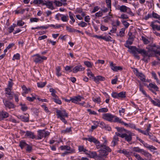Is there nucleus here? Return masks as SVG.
Wrapping results in <instances>:
<instances>
[{
  "mask_svg": "<svg viewBox=\"0 0 160 160\" xmlns=\"http://www.w3.org/2000/svg\"><path fill=\"white\" fill-rule=\"evenodd\" d=\"M118 132L119 133L116 132L115 134L122 138L128 142H130L132 140V136L133 133L127 130L124 128H120L118 127L116 128Z\"/></svg>",
  "mask_w": 160,
  "mask_h": 160,
  "instance_id": "f257e3e1",
  "label": "nucleus"
},
{
  "mask_svg": "<svg viewBox=\"0 0 160 160\" xmlns=\"http://www.w3.org/2000/svg\"><path fill=\"white\" fill-rule=\"evenodd\" d=\"M156 49L153 47V46H150L148 49L147 51H146L144 49H140V54H141L144 58L148 57V58L153 57L154 55L153 53L154 54L157 51Z\"/></svg>",
  "mask_w": 160,
  "mask_h": 160,
  "instance_id": "f03ea898",
  "label": "nucleus"
},
{
  "mask_svg": "<svg viewBox=\"0 0 160 160\" xmlns=\"http://www.w3.org/2000/svg\"><path fill=\"white\" fill-rule=\"evenodd\" d=\"M129 45L126 44L125 46L130 50L129 52L130 53L132 54L135 58L139 59L140 57L138 55L137 52L140 54V49L138 48L135 46H129Z\"/></svg>",
  "mask_w": 160,
  "mask_h": 160,
  "instance_id": "7ed1b4c3",
  "label": "nucleus"
},
{
  "mask_svg": "<svg viewBox=\"0 0 160 160\" xmlns=\"http://www.w3.org/2000/svg\"><path fill=\"white\" fill-rule=\"evenodd\" d=\"M57 115L58 118H59L64 123L66 124L67 122V120L65 119V117L68 118V114L64 110H57L56 111Z\"/></svg>",
  "mask_w": 160,
  "mask_h": 160,
  "instance_id": "20e7f679",
  "label": "nucleus"
},
{
  "mask_svg": "<svg viewBox=\"0 0 160 160\" xmlns=\"http://www.w3.org/2000/svg\"><path fill=\"white\" fill-rule=\"evenodd\" d=\"M33 56L34 57L33 61L36 63H41L44 60H46L47 59V57L41 56L39 54H35Z\"/></svg>",
  "mask_w": 160,
  "mask_h": 160,
  "instance_id": "39448f33",
  "label": "nucleus"
},
{
  "mask_svg": "<svg viewBox=\"0 0 160 160\" xmlns=\"http://www.w3.org/2000/svg\"><path fill=\"white\" fill-rule=\"evenodd\" d=\"M98 152L99 153V154L97 156L98 160H106L103 158L102 157L106 158L108 155V152L104 149H99L98 150Z\"/></svg>",
  "mask_w": 160,
  "mask_h": 160,
  "instance_id": "423d86ee",
  "label": "nucleus"
},
{
  "mask_svg": "<svg viewBox=\"0 0 160 160\" xmlns=\"http://www.w3.org/2000/svg\"><path fill=\"white\" fill-rule=\"evenodd\" d=\"M134 72L136 75L143 82H146V80L145 79V76L141 72H139L137 68H134Z\"/></svg>",
  "mask_w": 160,
  "mask_h": 160,
  "instance_id": "0eeeda50",
  "label": "nucleus"
},
{
  "mask_svg": "<svg viewBox=\"0 0 160 160\" xmlns=\"http://www.w3.org/2000/svg\"><path fill=\"white\" fill-rule=\"evenodd\" d=\"M3 102L6 109L8 108L9 109H13L15 107L14 103L9 100H3Z\"/></svg>",
  "mask_w": 160,
  "mask_h": 160,
  "instance_id": "6e6552de",
  "label": "nucleus"
},
{
  "mask_svg": "<svg viewBox=\"0 0 160 160\" xmlns=\"http://www.w3.org/2000/svg\"><path fill=\"white\" fill-rule=\"evenodd\" d=\"M147 87L149 88V89L153 93H154L156 95L157 94L155 92L152 90V89H154L155 91H159L158 88L155 84H153L152 83H150L149 84V85Z\"/></svg>",
  "mask_w": 160,
  "mask_h": 160,
  "instance_id": "1a4fd4ad",
  "label": "nucleus"
},
{
  "mask_svg": "<svg viewBox=\"0 0 160 160\" xmlns=\"http://www.w3.org/2000/svg\"><path fill=\"white\" fill-rule=\"evenodd\" d=\"M11 89L9 88H6L5 89V95L10 99H12L13 97V92H11Z\"/></svg>",
  "mask_w": 160,
  "mask_h": 160,
  "instance_id": "9d476101",
  "label": "nucleus"
},
{
  "mask_svg": "<svg viewBox=\"0 0 160 160\" xmlns=\"http://www.w3.org/2000/svg\"><path fill=\"white\" fill-rule=\"evenodd\" d=\"M119 10L121 12H127L130 15H132V14L130 9L124 5L121 6L119 8Z\"/></svg>",
  "mask_w": 160,
  "mask_h": 160,
  "instance_id": "9b49d317",
  "label": "nucleus"
},
{
  "mask_svg": "<svg viewBox=\"0 0 160 160\" xmlns=\"http://www.w3.org/2000/svg\"><path fill=\"white\" fill-rule=\"evenodd\" d=\"M114 117V116L108 113H104L103 115V118L104 119L112 122L113 121Z\"/></svg>",
  "mask_w": 160,
  "mask_h": 160,
  "instance_id": "f8f14e48",
  "label": "nucleus"
},
{
  "mask_svg": "<svg viewBox=\"0 0 160 160\" xmlns=\"http://www.w3.org/2000/svg\"><path fill=\"white\" fill-rule=\"evenodd\" d=\"M84 98L82 97H81L80 96H78L77 97H75L74 98H71V100L72 102L78 104L79 102V101H81L82 99H83Z\"/></svg>",
  "mask_w": 160,
  "mask_h": 160,
  "instance_id": "ddd939ff",
  "label": "nucleus"
},
{
  "mask_svg": "<svg viewBox=\"0 0 160 160\" xmlns=\"http://www.w3.org/2000/svg\"><path fill=\"white\" fill-rule=\"evenodd\" d=\"M110 66L111 69L114 71H117L118 70H121L122 69V68L120 66H114V65L112 62H110Z\"/></svg>",
  "mask_w": 160,
  "mask_h": 160,
  "instance_id": "4468645a",
  "label": "nucleus"
},
{
  "mask_svg": "<svg viewBox=\"0 0 160 160\" xmlns=\"http://www.w3.org/2000/svg\"><path fill=\"white\" fill-rule=\"evenodd\" d=\"M110 66L111 69L114 71H117L118 70H121L122 69V68L120 66H114V65L112 62H110Z\"/></svg>",
  "mask_w": 160,
  "mask_h": 160,
  "instance_id": "2eb2a0df",
  "label": "nucleus"
},
{
  "mask_svg": "<svg viewBox=\"0 0 160 160\" xmlns=\"http://www.w3.org/2000/svg\"><path fill=\"white\" fill-rule=\"evenodd\" d=\"M25 133V136L28 138L33 139L35 138V136L34 135V133L31 131H28L26 132H24Z\"/></svg>",
  "mask_w": 160,
  "mask_h": 160,
  "instance_id": "dca6fc26",
  "label": "nucleus"
},
{
  "mask_svg": "<svg viewBox=\"0 0 160 160\" xmlns=\"http://www.w3.org/2000/svg\"><path fill=\"white\" fill-rule=\"evenodd\" d=\"M92 142L95 144L96 146V148L98 149L103 148L104 147V145L100 144V142L94 137Z\"/></svg>",
  "mask_w": 160,
  "mask_h": 160,
  "instance_id": "f3484780",
  "label": "nucleus"
},
{
  "mask_svg": "<svg viewBox=\"0 0 160 160\" xmlns=\"http://www.w3.org/2000/svg\"><path fill=\"white\" fill-rule=\"evenodd\" d=\"M93 79L98 84L99 81H104L105 80V78L101 76H98L96 77H94L93 78Z\"/></svg>",
  "mask_w": 160,
  "mask_h": 160,
  "instance_id": "a211bd4d",
  "label": "nucleus"
},
{
  "mask_svg": "<svg viewBox=\"0 0 160 160\" xmlns=\"http://www.w3.org/2000/svg\"><path fill=\"white\" fill-rule=\"evenodd\" d=\"M85 68H83L82 66L80 65L75 67L72 70V71L74 73H76L79 71H82L84 70Z\"/></svg>",
  "mask_w": 160,
  "mask_h": 160,
  "instance_id": "6ab92c4d",
  "label": "nucleus"
},
{
  "mask_svg": "<svg viewBox=\"0 0 160 160\" xmlns=\"http://www.w3.org/2000/svg\"><path fill=\"white\" fill-rule=\"evenodd\" d=\"M9 116V114L5 111H2L0 112V121Z\"/></svg>",
  "mask_w": 160,
  "mask_h": 160,
  "instance_id": "aec40b11",
  "label": "nucleus"
},
{
  "mask_svg": "<svg viewBox=\"0 0 160 160\" xmlns=\"http://www.w3.org/2000/svg\"><path fill=\"white\" fill-rule=\"evenodd\" d=\"M113 118L114 119V120L113 119V122H118L119 123H121L122 124L124 125H127V123H126L123 121H122L121 119H120L118 117L114 116Z\"/></svg>",
  "mask_w": 160,
  "mask_h": 160,
  "instance_id": "412c9836",
  "label": "nucleus"
},
{
  "mask_svg": "<svg viewBox=\"0 0 160 160\" xmlns=\"http://www.w3.org/2000/svg\"><path fill=\"white\" fill-rule=\"evenodd\" d=\"M155 101L152 100L151 98L150 100L151 102L154 105L160 107V100L158 99H156Z\"/></svg>",
  "mask_w": 160,
  "mask_h": 160,
  "instance_id": "4be33fe9",
  "label": "nucleus"
},
{
  "mask_svg": "<svg viewBox=\"0 0 160 160\" xmlns=\"http://www.w3.org/2000/svg\"><path fill=\"white\" fill-rule=\"evenodd\" d=\"M19 118L24 122H28L29 121L28 115H21L19 116Z\"/></svg>",
  "mask_w": 160,
  "mask_h": 160,
  "instance_id": "5701e85b",
  "label": "nucleus"
},
{
  "mask_svg": "<svg viewBox=\"0 0 160 160\" xmlns=\"http://www.w3.org/2000/svg\"><path fill=\"white\" fill-rule=\"evenodd\" d=\"M44 5H46L47 8L51 10L54 9L52 2L51 1H46Z\"/></svg>",
  "mask_w": 160,
  "mask_h": 160,
  "instance_id": "b1692460",
  "label": "nucleus"
},
{
  "mask_svg": "<svg viewBox=\"0 0 160 160\" xmlns=\"http://www.w3.org/2000/svg\"><path fill=\"white\" fill-rule=\"evenodd\" d=\"M44 130L38 131V135L37 139H41L44 137Z\"/></svg>",
  "mask_w": 160,
  "mask_h": 160,
  "instance_id": "393cba45",
  "label": "nucleus"
},
{
  "mask_svg": "<svg viewBox=\"0 0 160 160\" xmlns=\"http://www.w3.org/2000/svg\"><path fill=\"white\" fill-rule=\"evenodd\" d=\"M78 150L79 152H83L86 154H88V151L83 146H78Z\"/></svg>",
  "mask_w": 160,
  "mask_h": 160,
  "instance_id": "a878e982",
  "label": "nucleus"
},
{
  "mask_svg": "<svg viewBox=\"0 0 160 160\" xmlns=\"http://www.w3.org/2000/svg\"><path fill=\"white\" fill-rule=\"evenodd\" d=\"M116 134L113 137V140L112 142L113 147H114L117 144V142L118 141V138Z\"/></svg>",
  "mask_w": 160,
  "mask_h": 160,
  "instance_id": "bb28decb",
  "label": "nucleus"
},
{
  "mask_svg": "<svg viewBox=\"0 0 160 160\" xmlns=\"http://www.w3.org/2000/svg\"><path fill=\"white\" fill-rule=\"evenodd\" d=\"M22 88L24 92L22 93V95H24V94H26L29 91H30L31 89L30 88H27L24 85H23L22 86Z\"/></svg>",
  "mask_w": 160,
  "mask_h": 160,
  "instance_id": "cd10ccee",
  "label": "nucleus"
},
{
  "mask_svg": "<svg viewBox=\"0 0 160 160\" xmlns=\"http://www.w3.org/2000/svg\"><path fill=\"white\" fill-rule=\"evenodd\" d=\"M150 26L152 28V29L154 31L156 29L158 31H160V25H158L156 24H153V23L152 24H150Z\"/></svg>",
  "mask_w": 160,
  "mask_h": 160,
  "instance_id": "c85d7f7f",
  "label": "nucleus"
},
{
  "mask_svg": "<svg viewBox=\"0 0 160 160\" xmlns=\"http://www.w3.org/2000/svg\"><path fill=\"white\" fill-rule=\"evenodd\" d=\"M59 16H62L61 18V19L62 21L64 22H67L68 21V15H65L59 14Z\"/></svg>",
  "mask_w": 160,
  "mask_h": 160,
  "instance_id": "c756f323",
  "label": "nucleus"
},
{
  "mask_svg": "<svg viewBox=\"0 0 160 160\" xmlns=\"http://www.w3.org/2000/svg\"><path fill=\"white\" fill-rule=\"evenodd\" d=\"M139 89L140 91L142 92V93L144 95H145L146 97H148L150 100L151 99V97H150L149 95H147L145 91L143 89V88L141 86H140Z\"/></svg>",
  "mask_w": 160,
  "mask_h": 160,
  "instance_id": "7c9ffc66",
  "label": "nucleus"
},
{
  "mask_svg": "<svg viewBox=\"0 0 160 160\" xmlns=\"http://www.w3.org/2000/svg\"><path fill=\"white\" fill-rule=\"evenodd\" d=\"M141 153L143 155L145 156L148 157V158L150 157L151 156V155L148 152H147L144 150L142 149L141 152Z\"/></svg>",
  "mask_w": 160,
  "mask_h": 160,
  "instance_id": "2f4dec72",
  "label": "nucleus"
},
{
  "mask_svg": "<svg viewBox=\"0 0 160 160\" xmlns=\"http://www.w3.org/2000/svg\"><path fill=\"white\" fill-rule=\"evenodd\" d=\"M60 148L61 150H66L69 151L71 150L70 147L68 145L61 146Z\"/></svg>",
  "mask_w": 160,
  "mask_h": 160,
  "instance_id": "473e14b6",
  "label": "nucleus"
},
{
  "mask_svg": "<svg viewBox=\"0 0 160 160\" xmlns=\"http://www.w3.org/2000/svg\"><path fill=\"white\" fill-rule=\"evenodd\" d=\"M117 152L120 153H123L126 155H128L129 154V152L125 149L118 150Z\"/></svg>",
  "mask_w": 160,
  "mask_h": 160,
  "instance_id": "72a5a7b5",
  "label": "nucleus"
},
{
  "mask_svg": "<svg viewBox=\"0 0 160 160\" xmlns=\"http://www.w3.org/2000/svg\"><path fill=\"white\" fill-rule=\"evenodd\" d=\"M112 38L111 36H108V37L107 36H102V39H103L107 42L112 41V40H111Z\"/></svg>",
  "mask_w": 160,
  "mask_h": 160,
  "instance_id": "f704fd0d",
  "label": "nucleus"
},
{
  "mask_svg": "<svg viewBox=\"0 0 160 160\" xmlns=\"http://www.w3.org/2000/svg\"><path fill=\"white\" fill-rule=\"evenodd\" d=\"M88 154L90 156V157L92 158H94L96 157L97 158V156H98L97 155V153L95 152H90L88 151Z\"/></svg>",
  "mask_w": 160,
  "mask_h": 160,
  "instance_id": "c9c22d12",
  "label": "nucleus"
},
{
  "mask_svg": "<svg viewBox=\"0 0 160 160\" xmlns=\"http://www.w3.org/2000/svg\"><path fill=\"white\" fill-rule=\"evenodd\" d=\"M152 16L153 18L160 20V16L153 11L152 13Z\"/></svg>",
  "mask_w": 160,
  "mask_h": 160,
  "instance_id": "e433bc0d",
  "label": "nucleus"
},
{
  "mask_svg": "<svg viewBox=\"0 0 160 160\" xmlns=\"http://www.w3.org/2000/svg\"><path fill=\"white\" fill-rule=\"evenodd\" d=\"M141 38L142 40V41L143 43L144 44H147L149 43L150 42L148 40V39L147 38L145 37L142 36L141 37Z\"/></svg>",
  "mask_w": 160,
  "mask_h": 160,
  "instance_id": "4c0bfd02",
  "label": "nucleus"
},
{
  "mask_svg": "<svg viewBox=\"0 0 160 160\" xmlns=\"http://www.w3.org/2000/svg\"><path fill=\"white\" fill-rule=\"evenodd\" d=\"M52 99L56 103L59 104H61L62 103L61 101L58 98V96L56 98H53Z\"/></svg>",
  "mask_w": 160,
  "mask_h": 160,
  "instance_id": "58836bf2",
  "label": "nucleus"
},
{
  "mask_svg": "<svg viewBox=\"0 0 160 160\" xmlns=\"http://www.w3.org/2000/svg\"><path fill=\"white\" fill-rule=\"evenodd\" d=\"M126 92H121L118 93V98H124L126 97Z\"/></svg>",
  "mask_w": 160,
  "mask_h": 160,
  "instance_id": "ea45409f",
  "label": "nucleus"
},
{
  "mask_svg": "<svg viewBox=\"0 0 160 160\" xmlns=\"http://www.w3.org/2000/svg\"><path fill=\"white\" fill-rule=\"evenodd\" d=\"M78 104L80 105L81 106H83L86 108L89 107L90 106L88 103H86L84 102H79L78 103Z\"/></svg>",
  "mask_w": 160,
  "mask_h": 160,
  "instance_id": "a19ab883",
  "label": "nucleus"
},
{
  "mask_svg": "<svg viewBox=\"0 0 160 160\" xmlns=\"http://www.w3.org/2000/svg\"><path fill=\"white\" fill-rule=\"evenodd\" d=\"M27 144L24 141H22L19 143V146L22 149L24 147L26 146Z\"/></svg>",
  "mask_w": 160,
  "mask_h": 160,
  "instance_id": "79ce46f5",
  "label": "nucleus"
},
{
  "mask_svg": "<svg viewBox=\"0 0 160 160\" xmlns=\"http://www.w3.org/2000/svg\"><path fill=\"white\" fill-rule=\"evenodd\" d=\"M87 71L88 72V76L90 78L92 77V79H93V78L94 77V74L92 73V72L89 69H88Z\"/></svg>",
  "mask_w": 160,
  "mask_h": 160,
  "instance_id": "37998d69",
  "label": "nucleus"
},
{
  "mask_svg": "<svg viewBox=\"0 0 160 160\" xmlns=\"http://www.w3.org/2000/svg\"><path fill=\"white\" fill-rule=\"evenodd\" d=\"M56 74L58 77L61 75V73L60 72L61 71V68L60 67L58 66L56 68Z\"/></svg>",
  "mask_w": 160,
  "mask_h": 160,
  "instance_id": "c03bdc74",
  "label": "nucleus"
},
{
  "mask_svg": "<svg viewBox=\"0 0 160 160\" xmlns=\"http://www.w3.org/2000/svg\"><path fill=\"white\" fill-rule=\"evenodd\" d=\"M69 14L70 19L72 20L73 22H74L75 21L73 17L74 16V14L72 13L71 12H69Z\"/></svg>",
  "mask_w": 160,
  "mask_h": 160,
  "instance_id": "a18cd8bd",
  "label": "nucleus"
},
{
  "mask_svg": "<svg viewBox=\"0 0 160 160\" xmlns=\"http://www.w3.org/2000/svg\"><path fill=\"white\" fill-rule=\"evenodd\" d=\"M46 82H38L37 83V86L39 88H42L46 85Z\"/></svg>",
  "mask_w": 160,
  "mask_h": 160,
  "instance_id": "49530a36",
  "label": "nucleus"
},
{
  "mask_svg": "<svg viewBox=\"0 0 160 160\" xmlns=\"http://www.w3.org/2000/svg\"><path fill=\"white\" fill-rule=\"evenodd\" d=\"M125 30L123 28H122L121 29V30L120 31L118 36H119L120 37H123L125 34Z\"/></svg>",
  "mask_w": 160,
  "mask_h": 160,
  "instance_id": "de8ad7c7",
  "label": "nucleus"
},
{
  "mask_svg": "<svg viewBox=\"0 0 160 160\" xmlns=\"http://www.w3.org/2000/svg\"><path fill=\"white\" fill-rule=\"evenodd\" d=\"M133 156L138 160H145L143 159L139 154L136 153H134Z\"/></svg>",
  "mask_w": 160,
  "mask_h": 160,
  "instance_id": "09e8293b",
  "label": "nucleus"
},
{
  "mask_svg": "<svg viewBox=\"0 0 160 160\" xmlns=\"http://www.w3.org/2000/svg\"><path fill=\"white\" fill-rule=\"evenodd\" d=\"M84 63L88 67L92 68L93 65V63H91L89 61H85Z\"/></svg>",
  "mask_w": 160,
  "mask_h": 160,
  "instance_id": "8fccbe9b",
  "label": "nucleus"
},
{
  "mask_svg": "<svg viewBox=\"0 0 160 160\" xmlns=\"http://www.w3.org/2000/svg\"><path fill=\"white\" fill-rule=\"evenodd\" d=\"M53 2L55 4V5L58 7L61 6L62 5V2L59 1H57V0H54Z\"/></svg>",
  "mask_w": 160,
  "mask_h": 160,
  "instance_id": "3c124183",
  "label": "nucleus"
},
{
  "mask_svg": "<svg viewBox=\"0 0 160 160\" xmlns=\"http://www.w3.org/2000/svg\"><path fill=\"white\" fill-rule=\"evenodd\" d=\"M31 95L32 96V97H27V100L28 101H30V102L33 101L36 98L34 96V95H33L32 94H31Z\"/></svg>",
  "mask_w": 160,
  "mask_h": 160,
  "instance_id": "603ef678",
  "label": "nucleus"
},
{
  "mask_svg": "<svg viewBox=\"0 0 160 160\" xmlns=\"http://www.w3.org/2000/svg\"><path fill=\"white\" fill-rule=\"evenodd\" d=\"M92 100L94 102L99 103L101 102V99L100 97H98L97 98H93Z\"/></svg>",
  "mask_w": 160,
  "mask_h": 160,
  "instance_id": "864d4df0",
  "label": "nucleus"
},
{
  "mask_svg": "<svg viewBox=\"0 0 160 160\" xmlns=\"http://www.w3.org/2000/svg\"><path fill=\"white\" fill-rule=\"evenodd\" d=\"M94 137L90 136L89 138H83V140H88L90 142H92L94 139Z\"/></svg>",
  "mask_w": 160,
  "mask_h": 160,
  "instance_id": "5fc2aeb1",
  "label": "nucleus"
},
{
  "mask_svg": "<svg viewBox=\"0 0 160 160\" xmlns=\"http://www.w3.org/2000/svg\"><path fill=\"white\" fill-rule=\"evenodd\" d=\"M132 150L133 151H135L137 152H141L142 149H141L138 147H134L132 148Z\"/></svg>",
  "mask_w": 160,
  "mask_h": 160,
  "instance_id": "6e6d98bb",
  "label": "nucleus"
},
{
  "mask_svg": "<svg viewBox=\"0 0 160 160\" xmlns=\"http://www.w3.org/2000/svg\"><path fill=\"white\" fill-rule=\"evenodd\" d=\"M66 28L67 30L69 32H75L76 29L74 28H72L68 26H66Z\"/></svg>",
  "mask_w": 160,
  "mask_h": 160,
  "instance_id": "4d7b16f0",
  "label": "nucleus"
},
{
  "mask_svg": "<svg viewBox=\"0 0 160 160\" xmlns=\"http://www.w3.org/2000/svg\"><path fill=\"white\" fill-rule=\"evenodd\" d=\"M78 25L82 27L83 28L86 27L87 25V24L84 22L82 21L80 23H78Z\"/></svg>",
  "mask_w": 160,
  "mask_h": 160,
  "instance_id": "13d9d810",
  "label": "nucleus"
},
{
  "mask_svg": "<svg viewBox=\"0 0 160 160\" xmlns=\"http://www.w3.org/2000/svg\"><path fill=\"white\" fill-rule=\"evenodd\" d=\"M108 109L106 108H102L98 110V111L100 112H106L108 111Z\"/></svg>",
  "mask_w": 160,
  "mask_h": 160,
  "instance_id": "bf43d9fd",
  "label": "nucleus"
},
{
  "mask_svg": "<svg viewBox=\"0 0 160 160\" xmlns=\"http://www.w3.org/2000/svg\"><path fill=\"white\" fill-rule=\"evenodd\" d=\"M20 105L21 106V109L22 111H24L27 110L28 108L25 104H22L21 103Z\"/></svg>",
  "mask_w": 160,
  "mask_h": 160,
  "instance_id": "052dcab7",
  "label": "nucleus"
},
{
  "mask_svg": "<svg viewBox=\"0 0 160 160\" xmlns=\"http://www.w3.org/2000/svg\"><path fill=\"white\" fill-rule=\"evenodd\" d=\"M120 24V22L118 20H117L116 22V24L115 23V22H113L112 23V25L113 27H116V26H119Z\"/></svg>",
  "mask_w": 160,
  "mask_h": 160,
  "instance_id": "680f3d73",
  "label": "nucleus"
},
{
  "mask_svg": "<svg viewBox=\"0 0 160 160\" xmlns=\"http://www.w3.org/2000/svg\"><path fill=\"white\" fill-rule=\"evenodd\" d=\"M20 55L19 53H17L14 55L12 59L14 60L15 59L19 60L20 59Z\"/></svg>",
  "mask_w": 160,
  "mask_h": 160,
  "instance_id": "e2e57ef3",
  "label": "nucleus"
},
{
  "mask_svg": "<svg viewBox=\"0 0 160 160\" xmlns=\"http://www.w3.org/2000/svg\"><path fill=\"white\" fill-rule=\"evenodd\" d=\"M13 85V83L12 82V79H10L9 81H8V88H9L11 89Z\"/></svg>",
  "mask_w": 160,
  "mask_h": 160,
  "instance_id": "0e129e2a",
  "label": "nucleus"
},
{
  "mask_svg": "<svg viewBox=\"0 0 160 160\" xmlns=\"http://www.w3.org/2000/svg\"><path fill=\"white\" fill-rule=\"evenodd\" d=\"M103 148L106 150L107 152H110L111 151V149L108 146H106L104 145V147H103Z\"/></svg>",
  "mask_w": 160,
  "mask_h": 160,
  "instance_id": "69168bd1",
  "label": "nucleus"
},
{
  "mask_svg": "<svg viewBox=\"0 0 160 160\" xmlns=\"http://www.w3.org/2000/svg\"><path fill=\"white\" fill-rule=\"evenodd\" d=\"M152 74L154 78L156 80L157 82L159 83V80L157 78V75L154 72H152Z\"/></svg>",
  "mask_w": 160,
  "mask_h": 160,
  "instance_id": "338daca9",
  "label": "nucleus"
},
{
  "mask_svg": "<svg viewBox=\"0 0 160 160\" xmlns=\"http://www.w3.org/2000/svg\"><path fill=\"white\" fill-rule=\"evenodd\" d=\"M16 24H15L14 26L11 25L8 28L9 31L8 32L9 33L12 32L14 30V28L15 27Z\"/></svg>",
  "mask_w": 160,
  "mask_h": 160,
  "instance_id": "774afa93",
  "label": "nucleus"
}]
</instances>
